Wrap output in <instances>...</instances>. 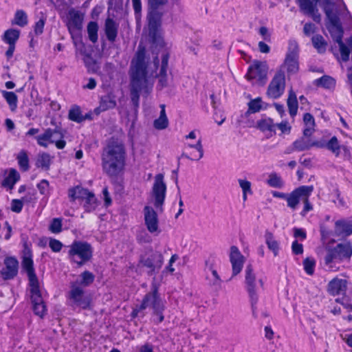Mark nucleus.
<instances>
[{
    "label": "nucleus",
    "mask_w": 352,
    "mask_h": 352,
    "mask_svg": "<svg viewBox=\"0 0 352 352\" xmlns=\"http://www.w3.org/2000/svg\"><path fill=\"white\" fill-rule=\"evenodd\" d=\"M145 57V47L140 45L135 56L131 61L130 69V97L135 110L139 107L140 94L148 95L152 89V85H149L147 78Z\"/></svg>",
    "instance_id": "obj_1"
},
{
    "label": "nucleus",
    "mask_w": 352,
    "mask_h": 352,
    "mask_svg": "<svg viewBox=\"0 0 352 352\" xmlns=\"http://www.w3.org/2000/svg\"><path fill=\"white\" fill-rule=\"evenodd\" d=\"M85 13L76 9H70L67 14V26L71 34L73 43L76 48V56L83 61L85 67H88V53L87 45L82 40L81 30Z\"/></svg>",
    "instance_id": "obj_2"
},
{
    "label": "nucleus",
    "mask_w": 352,
    "mask_h": 352,
    "mask_svg": "<svg viewBox=\"0 0 352 352\" xmlns=\"http://www.w3.org/2000/svg\"><path fill=\"white\" fill-rule=\"evenodd\" d=\"M103 169L111 177L118 175L124 168L126 151L122 143L112 141L103 154Z\"/></svg>",
    "instance_id": "obj_3"
},
{
    "label": "nucleus",
    "mask_w": 352,
    "mask_h": 352,
    "mask_svg": "<svg viewBox=\"0 0 352 352\" xmlns=\"http://www.w3.org/2000/svg\"><path fill=\"white\" fill-rule=\"evenodd\" d=\"M263 279L256 277L252 265L251 264L248 265L245 270L244 287L248 294L252 315L254 318L257 317L258 290L260 287H263Z\"/></svg>",
    "instance_id": "obj_4"
},
{
    "label": "nucleus",
    "mask_w": 352,
    "mask_h": 352,
    "mask_svg": "<svg viewBox=\"0 0 352 352\" xmlns=\"http://www.w3.org/2000/svg\"><path fill=\"white\" fill-rule=\"evenodd\" d=\"M88 286V272L82 274L80 280H76L72 286L69 299L70 303L74 307L86 308L88 306L85 289Z\"/></svg>",
    "instance_id": "obj_5"
},
{
    "label": "nucleus",
    "mask_w": 352,
    "mask_h": 352,
    "mask_svg": "<svg viewBox=\"0 0 352 352\" xmlns=\"http://www.w3.org/2000/svg\"><path fill=\"white\" fill-rule=\"evenodd\" d=\"M352 256V246L350 243H340L333 248L329 249L324 256V263L332 267V263L349 261Z\"/></svg>",
    "instance_id": "obj_6"
},
{
    "label": "nucleus",
    "mask_w": 352,
    "mask_h": 352,
    "mask_svg": "<svg viewBox=\"0 0 352 352\" xmlns=\"http://www.w3.org/2000/svg\"><path fill=\"white\" fill-rule=\"evenodd\" d=\"M37 144L47 148L50 144H55L58 149H63L66 142L63 140V133L57 129H47L43 133L36 137Z\"/></svg>",
    "instance_id": "obj_7"
},
{
    "label": "nucleus",
    "mask_w": 352,
    "mask_h": 352,
    "mask_svg": "<svg viewBox=\"0 0 352 352\" xmlns=\"http://www.w3.org/2000/svg\"><path fill=\"white\" fill-rule=\"evenodd\" d=\"M285 74L280 68L277 70L270 81L266 91L267 96L272 99H278L282 96L285 89Z\"/></svg>",
    "instance_id": "obj_8"
},
{
    "label": "nucleus",
    "mask_w": 352,
    "mask_h": 352,
    "mask_svg": "<svg viewBox=\"0 0 352 352\" xmlns=\"http://www.w3.org/2000/svg\"><path fill=\"white\" fill-rule=\"evenodd\" d=\"M68 258L72 263L81 266L88 261V243L74 241L69 247Z\"/></svg>",
    "instance_id": "obj_9"
},
{
    "label": "nucleus",
    "mask_w": 352,
    "mask_h": 352,
    "mask_svg": "<svg viewBox=\"0 0 352 352\" xmlns=\"http://www.w3.org/2000/svg\"><path fill=\"white\" fill-rule=\"evenodd\" d=\"M298 52L299 49L297 42L294 40L289 41L285 62L282 65V67H286L289 74H296L298 71Z\"/></svg>",
    "instance_id": "obj_10"
},
{
    "label": "nucleus",
    "mask_w": 352,
    "mask_h": 352,
    "mask_svg": "<svg viewBox=\"0 0 352 352\" xmlns=\"http://www.w3.org/2000/svg\"><path fill=\"white\" fill-rule=\"evenodd\" d=\"M147 307H151L153 312L165 308V302L161 298L155 284H153L151 292L144 296L140 304V309H146Z\"/></svg>",
    "instance_id": "obj_11"
},
{
    "label": "nucleus",
    "mask_w": 352,
    "mask_h": 352,
    "mask_svg": "<svg viewBox=\"0 0 352 352\" xmlns=\"http://www.w3.org/2000/svg\"><path fill=\"white\" fill-rule=\"evenodd\" d=\"M151 193L154 199L155 207L162 210L166 193V185L164 182V176L162 174H157L155 176Z\"/></svg>",
    "instance_id": "obj_12"
},
{
    "label": "nucleus",
    "mask_w": 352,
    "mask_h": 352,
    "mask_svg": "<svg viewBox=\"0 0 352 352\" xmlns=\"http://www.w3.org/2000/svg\"><path fill=\"white\" fill-rule=\"evenodd\" d=\"M314 191L313 186H300L298 187V192L296 195V202L291 209L296 210L300 201H302L304 207L300 212L302 216H305L308 212L313 210V206L309 202V197Z\"/></svg>",
    "instance_id": "obj_13"
},
{
    "label": "nucleus",
    "mask_w": 352,
    "mask_h": 352,
    "mask_svg": "<svg viewBox=\"0 0 352 352\" xmlns=\"http://www.w3.org/2000/svg\"><path fill=\"white\" fill-rule=\"evenodd\" d=\"M267 69L265 63L256 60L249 67L246 76L249 80H256L263 82L267 79Z\"/></svg>",
    "instance_id": "obj_14"
},
{
    "label": "nucleus",
    "mask_w": 352,
    "mask_h": 352,
    "mask_svg": "<svg viewBox=\"0 0 352 352\" xmlns=\"http://www.w3.org/2000/svg\"><path fill=\"white\" fill-rule=\"evenodd\" d=\"M164 258L161 253L155 252H152L148 256H142L140 263L144 266L149 269L148 275H153L155 273V270H159L163 264Z\"/></svg>",
    "instance_id": "obj_15"
},
{
    "label": "nucleus",
    "mask_w": 352,
    "mask_h": 352,
    "mask_svg": "<svg viewBox=\"0 0 352 352\" xmlns=\"http://www.w3.org/2000/svg\"><path fill=\"white\" fill-rule=\"evenodd\" d=\"M31 287V300L33 305V310L35 314L43 317L46 311V307L44 305L43 298L39 289V285Z\"/></svg>",
    "instance_id": "obj_16"
},
{
    "label": "nucleus",
    "mask_w": 352,
    "mask_h": 352,
    "mask_svg": "<svg viewBox=\"0 0 352 352\" xmlns=\"http://www.w3.org/2000/svg\"><path fill=\"white\" fill-rule=\"evenodd\" d=\"M19 262L12 256L6 257L4 260V267L1 270V276L4 280L14 278L18 273Z\"/></svg>",
    "instance_id": "obj_17"
},
{
    "label": "nucleus",
    "mask_w": 352,
    "mask_h": 352,
    "mask_svg": "<svg viewBox=\"0 0 352 352\" xmlns=\"http://www.w3.org/2000/svg\"><path fill=\"white\" fill-rule=\"evenodd\" d=\"M144 223L147 230L151 233L158 232L159 220L155 210L151 206H146L144 208Z\"/></svg>",
    "instance_id": "obj_18"
},
{
    "label": "nucleus",
    "mask_w": 352,
    "mask_h": 352,
    "mask_svg": "<svg viewBox=\"0 0 352 352\" xmlns=\"http://www.w3.org/2000/svg\"><path fill=\"white\" fill-rule=\"evenodd\" d=\"M230 261L232 264V276H236L242 270L245 257L235 245H232L230 248Z\"/></svg>",
    "instance_id": "obj_19"
},
{
    "label": "nucleus",
    "mask_w": 352,
    "mask_h": 352,
    "mask_svg": "<svg viewBox=\"0 0 352 352\" xmlns=\"http://www.w3.org/2000/svg\"><path fill=\"white\" fill-rule=\"evenodd\" d=\"M320 0H309V3L306 2L304 6L300 4L299 0H296V2L302 13L311 16L315 22L319 23L321 19L320 14L318 13L317 8V3Z\"/></svg>",
    "instance_id": "obj_20"
},
{
    "label": "nucleus",
    "mask_w": 352,
    "mask_h": 352,
    "mask_svg": "<svg viewBox=\"0 0 352 352\" xmlns=\"http://www.w3.org/2000/svg\"><path fill=\"white\" fill-rule=\"evenodd\" d=\"M163 14V12L148 11L147 16L148 21V35L153 39V42L156 40L158 28L160 26Z\"/></svg>",
    "instance_id": "obj_21"
},
{
    "label": "nucleus",
    "mask_w": 352,
    "mask_h": 352,
    "mask_svg": "<svg viewBox=\"0 0 352 352\" xmlns=\"http://www.w3.org/2000/svg\"><path fill=\"white\" fill-rule=\"evenodd\" d=\"M22 267L27 272L30 286L33 287L38 285V280L34 272L33 260L30 255H25L23 256Z\"/></svg>",
    "instance_id": "obj_22"
},
{
    "label": "nucleus",
    "mask_w": 352,
    "mask_h": 352,
    "mask_svg": "<svg viewBox=\"0 0 352 352\" xmlns=\"http://www.w3.org/2000/svg\"><path fill=\"white\" fill-rule=\"evenodd\" d=\"M335 232L337 236L346 237L352 234V221L339 219L335 222Z\"/></svg>",
    "instance_id": "obj_23"
},
{
    "label": "nucleus",
    "mask_w": 352,
    "mask_h": 352,
    "mask_svg": "<svg viewBox=\"0 0 352 352\" xmlns=\"http://www.w3.org/2000/svg\"><path fill=\"white\" fill-rule=\"evenodd\" d=\"M347 282L344 279L333 278L328 285V292L333 296L345 293Z\"/></svg>",
    "instance_id": "obj_24"
},
{
    "label": "nucleus",
    "mask_w": 352,
    "mask_h": 352,
    "mask_svg": "<svg viewBox=\"0 0 352 352\" xmlns=\"http://www.w3.org/2000/svg\"><path fill=\"white\" fill-rule=\"evenodd\" d=\"M328 30L334 42L339 43V39L342 41L344 30L340 23V19H337L336 17H333L332 22H330Z\"/></svg>",
    "instance_id": "obj_25"
},
{
    "label": "nucleus",
    "mask_w": 352,
    "mask_h": 352,
    "mask_svg": "<svg viewBox=\"0 0 352 352\" xmlns=\"http://www.w3.org/2000/svg\"><path fill=\"white\" fill-rule=\"evenodd\" d=\"M169 59V54L168 53H164L162 56V63L160 73L157 75L159 78L157 86L160 88H164L167 86V69Z\"/></svg>",
    "instance_id": "obj_26"
},
{
    "label": "nucleus",
    "mask_w": 352,
    "mask_h": 352,
    "mask_svg": "<svg viewBox=\"0 0 352 352\" xmlns=\"http://www.w3.org/2000/svg\"><path fill=\"white\" fill-rule=\"evenodd\" d=\"M185 147L195 148L197 151L198 153H191L190 155H189L185 153L184 152H183L182 154L181 155V157L179 159H180L182 157H185L186 159H189L191 160H199L203 157L204 149H203V145H202L201 139H199L197 142L196 144H190V143L186 144Z\"/></svg>",
    "instance_id": "obj_27"
},
{
    "label": "nucleus",
    "mask_w": 352,
    "mask_h": 352,
    "mask_svg": "<svg viewBox=\"0 0 352 352\" xmlns=\"http://www.w3.org/2000/svg\"><path fill=\"white\" fill-rule=\"evenodd\" d=\"M118 25L110 18L107 19L104 25V31L109 41L113 43L118 35Z\"/></svg>",
    "instance_id": "obj_28"
},
{
    "label": "nucleus",
    "mask_w": 352,
    "mask_h": 352,
    "mask_svg": "<svg viewBox=\"0 0 352 352\" xmlns=\"http://www.w3.org/2000/svg\"><path fill=\"white\" fill-rule=\"evenodd\" d=\"M293 146L296 151H302L309 149L313 146L322 147V145L320 144L318 142H311L308 138L302 137L293 142Z\"/></svg>",
    "instance_id": "obj_29"
},
{
    "label": "nucleus",
    "mask_w": 352,
    "mask_h": 352,
    "mask_svg": "<svg viewBox=\"0 0 352 352\" xmlns=\"http://www.w3.org/2000/svg\"><path fill=\"white\" fill-rule=\"evenodd\" d=\"M68 195L72 201L82 199L85 200V203H88V190L80 186L70 188Z\"/></svg>",
    "instance_id": "obj_30"
},
{
    "label": "nucleus",
    "mask_w": 352,
    "mask_h": 352,
    "mask_svg": "<svg viewBox=\"0 0 352 352\" xmlns=\"http://www.w3.org/2000/svg\"><path fill=\"white\" fill-rule=\"evenodd\" d=\"M53 157L47 153H41L38 155L36 160V166L43 170H48L52 162Z\"/></svg>",
    "instance_id": "obj_31"
},
{
    "label": "nucleus",
    "mask_w": 352,
    "mask_h": 352,
    "mask_svg": "<svg viewBox=\"0 0 352 352\" xmlns=\"http://www.w3.org/2000/svg\"><path fill=\"white\" fill-rule=\"evenodd\" d=\"M298 192V188H295L290 193H285L278 191H272V194L274 197L283 199L287 201V206L290 208L296 202V195Z\"/></svg>",
    "instance_id": "obj_32"
},
{
    "label": "nucleus",
    "mask_w": 352,
    "mask_h": 352,
    "mask_svg": "<svg viewBox=\"0 0 352 352\" xmlns=\"http://www.w3.org/2000/svg\"><path fill=\"white\" fill-rule=\"evenodd\" d=\"M20 179V175L19 172L14 168H10L8 170V175L5 177L2 182V185L4 187H7L9 189H12L15 184Z\"/></svg>",
    "instance_id": "obj_33"
},
{
    "label": "nucleus",
    "mask_w": 352,
    "mask_h": 352,
    "mask_svg": "<svg viewBox=\"0 0 352 352\" xmlns=\"http://www.w3.org/2000/svg\"><path fill=\"white\" fill-rule=\"evenodd\" d=\"M248 109L247 113H255L259 112L261 109L267 108L266 103H265L260 97L251 100L248 103Z\"/></svg>",
    "instance_id": "obj_34"
},
{
    "label": "nucleus",
    "mask_w": 352,
    "mask_h": 352,
    "mask_svg": "<svg viewBox=\"0 0 352 352\" xmlns=\"http://www.w3.org/2000/svg\"><path fill=\"white\" fill-rule=\"evenodd\" d=\"M265 239L267 248L273 252L274 256H278L280 250L279 243L274 239L273 234L269 231H266Z\"/></svg>",
    "instance_id": "obj_35"
},
{
    "label": "nucleus",
    "mask_w": 352,
    "mask_h": 352,
    "mask_svg": "<svg viewBox=\"0 0 352 352\" xmlns=\"http://www.w3.org/2000/svg\"><path fill=\"white\" fill-rule=\"evenodd\" d=\"M287 104L289 109V115L291 117L294 118L297 114L298 104L296 95L292 89L289 91Z\"/></svg>",
    "instance_id": "obj_36"
},
{
    "label": "nucleus",
    "mask_w": 352,
    "mask_h": 352,
    "mask_svg": "<svg viewBox=\"0 0 352 352\" xmlns=\"http://www.w3.org/2000/svg\"><path fill=\"white\" fill-rule=\"evenodd\" d=\"M3 98L6 100L12 111H14L17 108L18 96L13 91L2 90L1 91Z\"/></svg>",
    "instance_id": "obj_37"
},
{
    "label": "nucleus",
    "mask_w": 352,
    "mask_h": 352,
    "mask_svg": "<svg viewBox=\"0 0 352 352\" xmlns=\"http://www.w3.org/2000/svg\"><path fill=\"white\" fill-rule=\"evenodd\" d=\"M20 36V31L16 29L7 30L3 36L2 40L8 45H15Z\"/></svg>",
    "instance_id": "obj_38"
},
{
    "label": "nucleus",
    "mask_w": 352,
    "mask_h": 352,
    "mask_svg": "<svg viewBox=\"0 0 352 352\" xmlns=\"http://www.w3.org/2000/svg\"><path fill=\"white\" fill-rule=\"evenodd\" d=\"M315 85L318 87L331 89L335 87L336 80L329 76L324 75L322 77L315 80Z\"/></svg>",
    "instance_id": "obj_39"
},
{
    "label": "nucleus",
    "mask_w": 352,
    "mask_h": 352,
    "mask_svg": "<svg viewBox=\"0 0 352 352\" xmlns=\"http://www.w3.org/2000/svg\"><path fill=\"white\" fill-rule=\"evenodd\" d=\"M167 3L168 0H148V11L164 13Z\"/></svg>",
    "instance_id": "obj_40"
},
{
    "label": "nucleus",
    "mask_w": 352,
    "mask_h": 352,
    "mask_svg": "<svg viewBox=\"0 0 352 352\" xmlns=\"http://www.w3.org/2000/svg\"><path fill=\"white\" fill-rule=\"evenodd\" d=\"M12 23L20 27H24L28 23V18L26 12L23 10L16 11Z\"/></svg>",
    "instance_id": "obj_41"
},
{
    "label": "nucleus",
    "mask_w": 352,
    "mask_h": 352,
    "mask_svg": "<svg viewBox=\"0 0 352 352\" xmlns=\"http://www.w3.org/2000/svg\"><path fill=\"white\" fill-rule=\"evenodd\" d=\"M257 127L261 131H270L275 133L276 125L274 124L272 119L265 118L260 120L257 122Z\"/></svg>",
    "instance_id": "obj_42"
},
{
    "label": "nucleus",
    "mask_w": 352,
    "mask_h": 352,
    "mask_svg": "<svg viewBox=\"0 0 352 352\" xmlns=\"http://www.w3.org/2000/svg\"><path fill=\"white\" fill-rule=\"evenodd\" d=\"M116 104V102L111 100L109 96L102 97L100 102V106L95 109L96 113L98 114L101 111L112 109Z\"/></svg>",
    "instance_id": "obj_43"
},
{
    "label": "nucleus",
    "mask_w": 352,
    "mask_h": 352,
    "mask_svg": "<svg viewBox=\"0 0 352 352\" xmlns=\"http://www.w3.org/2000/svg\"><path fill=\"white\" fill-rule=\"evenodd\" d=\"M314 47L317 50L319 53H323L326 51L327 43L320 34L313 36L311 38Z\"/></svg>",
    "instance_id": "obj_44"
},
{
    "label": "nucleus",
    "mask_w": 352,
    "mask_h": 352,
    "mask_svg": "<svg viewBox=\"0 0 352 352\" xmlns=\"http://www.w3.org/2000/svg\"><path fill=\"white\" fill-rule=\"evenodd\" d=\"M87 116V114L85 116L82 114L80 109L78 106L72 107L69 111V119L76 122H82Z\"/></svg>",
    "instance_id": "obj_45"
},
{
    "label": "nucleus",
    "mask_w": 352,
    "mask_h": 352,
    "mask_svg": "<svg viewBox=\"0 0 352 352\" xmlns=\"http://www.w3.org/2000/svg\"><path fill=\"white\" fill-rule=\"evenodd\" d=\"M325 147L331 151L336 156H338L340 153V146L338 138L333 136L326 144Z\"/></svg>",
    "instance_id": "obj_46"
},
{
    "label": "nucleus",
    "mask_w": 352,
    "mask_h": 352,
    "mask_svg": "<svg viewBox=\"0 0 352 352\" xmlns=\"http://www.w3.org/2000/svg\"><path fill=\"white\" fill-rule=\"evenodd\" d=\"M17 161L20 168L26 171L29 169V158L25 151H21L17 155Z\"/></svg>",
    "instance_id": "obj_47"
},
{
    "label": "nucleus",
    "mask_w": 352,
    "mask_h": 352,
    "mask_svg": "<svg viewBox=\"0 0 352 352\" xmlns=\"http://www.w3.org/2000/svg\"><path fill=\"white\" fill-rule=\"evenodd\" d=\"M206 269H208L211 272L212 277H210L209 276H208V278L209 279L211 284H212L213 285H220L221 280L217 270L213 268L212 264L208 265V261L206 262Z\"/></svg>",
    "instance_id": "obj_48"
},
{
    "label": "nucleus",
    "mask_w": 352,
    "mask_h": 352,
    "mask_svg": "<svg viewBox=\"0 0 352 352\" xmlns=\"http://www.w3.org/2000/svg\"><path fill=\"white\" fill-rule=\"evenodd\" d=\"M36 187L39 192L44 197H48L51 193L50 183L47 179H42L37 184Z\"/></svg>",
    "instance_id": "obj_49"
},
{
    "label": "nucleus",
    "mask_w": 352,
    "mask_h": 352,
    "mask_svg": "<svg viewBox=\"0 0 352 352\" xmlns=\"http://www.w3.org/2000/svg\"><path fill=\"white\" fill-rule=\"evenodd\" d=\"M62 219L54 218L49 225V230L53 234H59L62 232Z\"/></svg>",
    "instance_id": "obj_50"
},
{
    "label": "nucleus",
    "mask_w": 352,
    "mask_h": 352,
    "mask_svg": "<svg viewBox=\"0 0 352 352\" xmlns=\"http://www.w3.org/2000/svg\"><path fill=\"white\" fill-rule=\"evenodd\" d=\"M267 184L273 188H281L284 183L281 179L280 177L276 173H272L269 176V179L267 181Z\"/></svg>",
    "instance_id": "obj_51"
},
{
    "label": "nucleus",
    "mask_w": 352,
    "mask_h": 352,
    "mask_svg": "<svg viewBox=\"0 0 352 352\" xmlns=\"http://www.w3.org/2000/svg\"><path fill=\"white\" fill-rule=\"evenodd\" d=\"M316 261L312 258H306L303 261V267L305 272L309 275H312L314 272Z\"/></svg>",
    "instance_id": "obj_52"
},
{
    "label": "nucleus",
    "mask_w": 352,
    "mask_h": 352,
    "mask_svg": "<svg viewBox=\"0 0 352 352\" xmlns=\"http://www.w3.org/2000/svg\"><path fill=\"white\" fill-rule=\"evenodd\" d=\"M340 42L337 43L338 44L341 58L342 61L346 62L349 60L350 56V50L349 48L343 43L342 41L339 39Z\"/></svg>",
    "instance_id": "obj_53"
},
{
    "label": "nucleus",
    "mask_w": 352,
    "mask_h": 352,
    "mask_svg": "<svg viewBox=\"0 0 352 352\" xmlns=\"http://www.w3.org/2000/svg\"><path fill=\"white\" fill-rule=\"evenodd\" d=\"M98 25L96 22L89 21V41L96 43L98 40Z\"/></svg>",
    "instance_id": "obj_54"
},
{
    "label": "nucleus",
    "mask_w": 352,
    "mask_h": 352,
    "mask_svg": "<svg viewBox=\"0 0 352 352\" xmlns=\"http://www.w3.org/2000/svg\"><path fill=\"white\" fill-rule=\"evenodd\" d=\"M153 126L155 129L157 130H163L166 129L168 126V118L159 117L157 119L154 120Z\"/></svg>",
    "instance_id": "obj_55"
},
{
    "label": "nucleus",
    "mask_w": 352,
    "mask_h": 352,
    "mask_svg": "<svg viewBox=\"0 0 352 352\" xmlns=\"http://www.w3.org/2000/svg\"><path fill=\"white\" fill-rule=\"evenodd\" d=\"M46 18L41 16L34 25V32L36 35H40L43 32Z\"/></svg>",
    "instance_id": "obj_56"
},
{
    "label": "nucleus",
    "mask_w": 352,
    "mask_h": 352,
    "mask_svg": "<svg viewBox=\"0 0 352 352\" xmlns=\"http://www.w3.org/2000/svg\"><path fill=\"white\" fill-rule=\"evenodd\" d=\"M336 301L347 310V311H352V302L351 300L346 296H343L342 298H338L336 300Z\"/></svg>",
    "instance_id": "obj_57"
},
{
    "label": "nucleus",
    "mask_w": 352,
    "mask_h": 352,
    "mask_svg": "<svg viewBox=\"0 0 352 352\" xmlns=\"http://www.w3.org/2000/svg\"><path fill=\"white\" fill-rule=\"evenodd\" d=\"M49 246L54 252H59L63 245L60 241L51 238L50 239Z\"/></svg>",
    "instance_id": "obj_58"
},
{
    "label": "nucleus",
    "mask_w": 352,
    "mask_h": 352,
    "mask_svg": "<svg viewBox=\"0 0 352 352\" xmlns=\"http://www.w3.org/2000/svg\"><path fill=\"white\" fill-rule=\"evenodd\" d=\"M23 206V200L14 199L11 201V210L12 212L19 213L21 212Z\"/></svg>",
    "instance_id": "obj_59"
},
{
    "label": "nucleus",
    "mask_w": 352,
    "mask_h": 352,
    "mask_svg": "<svg viewBox=\"0 0 352 352\" xmlns=\"http://www.w3.org/2000/svg\"><path fill=\"white\" fill-rule=\"evenodd\" d=\"M238 182L243 192H249L250 195L252 194L250 182L246 179H239Z\"/></svg>",
    "instance_id": "obj_60"
},
{
    "label": "nucleus",
    "mask_w": 352,
    "mask_h": 352,
    "mask_svg": "<svg viewBox=\"0 0 352 352\" xmlns=\"http://www.w3.org/2000/svg\"><path fill=\"white\" fill-rule=\"evenodd\" d=\"M292 250L294 254H302L303 253V245L299 243L297 240H295L292 244Z\"/></svg>",
    "instance_id": "obj_61"
},
{
    "label": "nucleus",
    "mask_w": 352,
    "mask_h": 352,
    "mask_svg": "<svg viewBox=\"0 0 352 352\" xmlns=\"http://www.w3.org/2000/svg\"><path fill=\"white\" fill-rule=\"evenodd\" d=\"M276 127H278L282 132V133L289 134L291 131V126L289 124L288 122L283 121L279 124H275Z\"/></svg>",
    "instance_id": "obj_62"
},
{
    "label": "nucleus",
    "mask_w": 352,
    "mask_h": 352,
    "mask_svg": "<svg viewBox=\"0 0 352 352\" xmlns=\"http://www.w3.org/2000/svg\"><path fill=\"white\" fill-rule=\"evenodd\" d=\"M294 236L296 239L304 241L307 238V234L304 229L295 228L294 229Z\"/></svg>",
    "instance_id": "obj_63"
},
{
    "label": "nucleus",
    "mask_w": 352,
    "mask_h": 352,
    "mask_svg": "<svg viewBox=\"0 0 352 352\" xmlns=\"http://www.w3.org/2000/svg\"><path fill=\"white\" fill-rule=\"evenodd\" d=\"M303 122L307 126H315V120L314 116L309 113H306L303 116Z\"/></svg>",
    "instance_id": "obj_64"
}]
</instances>
